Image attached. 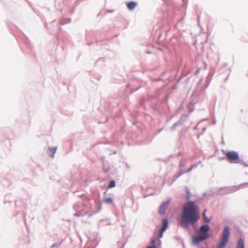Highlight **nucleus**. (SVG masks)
I'll return each instance as SVG.
<instances>
[{"label":"nucleus","mask_w":248,"mask_h":248,"mask_svg":"<svg viewBox=\"0 0 248 248\" xmlns=\"http://www.w3.org/2000/svg\"><path fill=\"white\" fill-rule=\"evenodd\" d=\"M199 218V209L193 202H189L184 205L180 220L182 226L188 228L189 224L195 223Z\"/></svg>","instance_id":"1"},{"label":"nucleus","mask_w":248,"mask_h":248,"mask_svg":"<svg viewBox=\"0 0 248 248\" xmlns=\"http://www.w3.org/2000/svg\"><path fill=\"white\" fill-rule=\"evenodd\" d=\"M230 235V229L229 227H226L223 230V233L220 239V242L217 248H225L229 241Z\"/></svg>","instance_id":"2"},{"label":"nucleus","mask_w":248,"mask_h":248,"mask_svg":"<svg viewBox=\"0 0 248 248\" xmlns=\"http://www.w3.org/2000/svg\"><path fill=\"white\" fill-rule=\"evenodd\" d=\"M228 161L231 163H236L237 160L239 159V155L238 153L234 151H229L226 154Z\"/></svg>","instance_id":"3"},{"label":"nucleus","mask_w":248,"mask_h":248,"mask_svg":"<svg viewBox=\"0 0 248 248\" xmlns=\"http://www.w3.org/2000/svg\"><path fill=\"white\" fill-rule=\"evenodd\" d=\"M210 229V227L208 225H204L201 227L199 234L205 236L206 238H208L209 237V234L208 232Z\"/></svg>","instance_id":"4"},{"label":"nucleus","mask_w":248,"mask_h":248,"mask_svg":"<svg viewBox=\"0 0 248 248\" xmlns=\"http://www.w3.org/2000/svg\"><path fill=\"white\" fill-rule=\"evenodd\" d=\"M171 201V199H169L165 202H164L160 206L159 213L161 215H163L165 213L166 209L168 208L169 204L170 203Z\"/></svg>","instance_id":"5"},{"label":"nucleus","mask_w":248,"mask_h":248,"mask_svg":"<svg viewBox=\"0 0 248 248\" xmlns=\"http://www.w3.org/2000/svg\"><path fill=\"white\" fill-rule=\"evenodd\" d=\"M168 225V222L167 219H163V226L162 228L161 229L160 231V234L159 235V238L162 237L163 232L165 231V230L167 229Z\"/></svg>","instance_id":"6"},{"label":"nucleus","mask_w":248,"mask_h":248,"mask_svg":"<svg viewBox=\"0 0 248 248\" xmlns=\"http://www.w3.org/2000/svg\"><path fill=\"white\" fill-rule=\"evenodd\" d=\"M205 236L199 234L198 236H195L193 237V242L194 244H197L206 239V238Z\"/></svg>","instance_id":"7"},{"label":"nucleus","mask_w":248,"mask_h":248,"mask_svg":"<svg viewBox=\"0 0 248 248\" xmlns=\"http://www.w3.org/2000/svg\"><path fill=\"white\" fill-rule=\"evenodd\" d=\"M137 3L134 1L128 2L126 3L127 8L130 10H132L136 6Z\"/></svg>","instance_id":"8"},{"label":"nucleus","mask_w":248,"mask_h":248,"mask_svg":"<svg viewBox=\"0 0 248 248\" xmlns=\"http://www.w3.org/2000/svg\"><path fill=\"white\" fill-rule=\"evenodd\" d=\"M48 150H49V153H48L49 155L51 157H53L54 156V154L56 153V147L49 148Z\"/></svg>","instance_id":"9"},{"label":"nucleus","mask_w":248,"mask_h":248,"mask_svg":"<svg viewBox=\"0 0 248 248\" xmlns=\"http://www.w3.org/2000/svg\"><path fill=\"white\" fill-rule=\"evenodd\" d=\"M237 248H244V243L243 239H240L239 240Z\"/></svg>","instance_id":"10"},{"label":"nucleus","mask_w":248,"mask_h":248,"mask_svg":"<svg viewBox=\"0 0 248 248\" xmlns=\"http://www.w3.org/2000/svg\"><path fill=\"white\" fill-rule=\"evenodd\" d=\"M115 186V181L113 180H111V181H110L108 185V188H112V187H114Z\"/></svg>","instance_id":"11"},{"label":"nucleus","mask_w":248,"mask_h":248,"mask_svg":"<svg viewBox=\"0 0 248 248\" xmlns=\"http://www.w3.org/2000/svg\"><path fill=\"white\" fill-rule=\"evenodd\" d=\"M103 202L106 203H110L112 202V200L111 198H107L104 199Z\"/></svg>","instance_id":"12"},{"label":"nucleus","mask_w":248,"mask_h":248,"mask_svg":"<svg viewBox=\"0 0 248 248\" xmlns=\"http://www.w3.org/2000/svg\"><path fill=\"white\" fill-rule=\"evenodd\" d=\"M155 239L152 240V241H151L152 246H148L147 247V248H155Z\"/></svg>","instance_id":"13"},{"label":"nucleus","mask_w":248,"mask_h":248,"mask_svg":"<svg viewBox=\"0 0 248 248\" xmlns=\"http://www.w3.org/2000/svg\"><path fill=\"white\" fill-rule=\"evenodd\" d=\"M203 217L204 219V220L206 222H209L210 221V220L207 218V217L205 216V211L203 213Z\"/></svg>","instance_id":"14"}]
</instances>
